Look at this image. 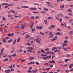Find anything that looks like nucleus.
I'll list each match as a JSON object with an SVG mask.
<instances>
[{"mask_svg":"<svg viewBox=\"0 0 73 73\" xmlns=\"http://www.w3.org/2000/svg\"><path fill=\"white\" fill-rule=\"evenodd\" d=\"M69 34L70 35H72L73 34V31H70Z\"/></svg>","mask_w":73,"mask_h":73,"instance_id":"obj_18","label":"nucleus"},{"mask_svg":"<svg viewBox=\"0 0 73 73\" xmlns=\"http://www.w3.org/2000/svg\"><path fill=\"white\" fill-rule=\"evenodd\" d=\"M55 34L56 35H59L60 34V33L58 32L55 33Z\"/></svg>","mask_w":73,"mask_h":73,"instance_id":"obj_30","label":"nucleus"},{"mask_svg":"<svg viewBox=\"0 0 73 73\" xmlns=\"http://www.w3.org/2000/svg\"><path fill=\"white\" fill-rule=\"evenodd\" d=\"M40 35H42V36H44V33H42V32H40Z\"/></svg>","mask_w":73,"mask_h":73,"instance_id":"obj_41","label":"nucleus"},{"mask_svg":"<svg viewBox=\"0 0 73 73\" xmlns=\"http://www.w3.org/2000/svg\"><path fill=\"white\" fill-rule=\"evenodd\" d=\"M16 54H13L12 55V56H13V57H16Z\"/></svg>","mask_w":73,"mask_h":73,"instance_id":"obj_48","label":"nucleus"},{"mask_svg":"<svg viewBox=\"0 0 73 73\" xmlns=\"http://www.w3.org/2000/svg\"><path fill=\"white\" fill-rule=\"evenodd\" d=\"M48 5V6H49V7H52H52H53V6L52 5Z\"/></svg>","mask_w":73,"mask_h":73,"instance_id":"obj_56","label":"nucleus"},{"mask_svg":"<svg viewBox=\"0 0 73 73\" xmlns=\"http://www.w3.org/2000/svg\"><path fill=\"white\" fill-rule=\"evenodd\" d=\"M68 41H67V40H64V43H68Z\"/></svg>","mask_w":73,"mask_h":73,"instance_id":"obj_39","label":"nucleus"},{"mask_svg":"<svg viewBox=\"0 0 73 73\" xmlns=\"http://www.w3.org/2000/svg\"><path fill=\"white\" fill-rule=\"evenodd\" d=\"M50 19H53V18H52V17H49L47 18L48 20H49Z\"/></svg>","mask_w":73,"mask_h":73,"instance_id":"obj_19","label":"nucleus"},{"mask_svg":"<svg viewBox=\"0 0 73 73\" xmlns=\"http://www.w3.org/2000/svg\"><path fill=\"white\" fill-rule=\"evenodd\" d=\"M8 5V4L7 3H3L2 4V5Z\"/></svg>","mask_w":73,"mask_h":73,"instance_id":"obj_23","label":"nucleus"},{"mask_svg":"<svg viewBox=\"0 0 73 73\" xmlns=\"http://www.w3.org/2000/svg\"><path fill=\"white\" fill-rule=\"evenodd\" d=\"M38 18H39V17H38V16H37L35 18V20H37V19H38Z\"/></svg>","mask_w":73,"mask_h":73,"instance_id":"obj_49","label":"nucleus"},{"mask_svg":"<svg viewBox=\"0 0 73 73\" xmlns=\"http://www.w3.org/2000/svg\"><path fill=\"white\" fill-rule=\"evenodd\" d=\"M12 40H13L12 39L9 40L8 41V42H9V43L10 42H11V41H12Z\"/></svg>","mask_w":73,"mask_h":73,"instance_id":"obj_34","label":"nucleus"},{"mask_svg":"<svg viewBox=\"0 0 73 73\" xmlns=\"http://www.w3.org/2000/svg\"><path fill=\"white\" fill-rule=\"evenodd\" d=\"M22 8H28L29 7L28 6H24L22 7Z\"/></svg>","mask_w":73,"mask_h":73,"instance_id":"obj_7","label":"nucleus"},{"mask_svg":"<svg viewBox=\"0 0 73 73\" xmlns=\"http://www.w3.org/2000/svg\"><path fill=\"white\" fill-rule=\"evenodd\" d=\"M57 48H58V47H54V48H52V51H53L54 50H55V49H57Z\"/></svg>","mask_w":73,"mask_h":73,"instance_id":"obj_12","label":"nucleus"},{"mask_svg":"<svg viewBox=\"0 0 73 73\" xmlns=\"http://www.w3.org/2000/svg\"><path fill=\"white\" fill-rule=\"evenodd\" d=\"M7 36H8L9 37H11V34L9 33L7 34Z\"/></svg>","mask_w":73,"mask_h":73,"instance_id":"obj_58","label":"nucleus"},{"mask_svg":"<svg viewBox=\"0 0 73 73\" xmlns=\"http://www.w3.org/2000/svg\"><path fill=\"white\" fill-rule=\"evenodd\" d=\"M55 27V25H51V27H49V29H53V28H54Z\"/></svg>","mask_w":73,"mask_h":73,"instance_id":"obj_2","label":"nucleus"},{"mask_svg":"<svg viewBox=\"0 0 73 73\" xmlns=\"http://www.w3.org/2000/svg\"><path fill=\"white\" fill-rule=\"evenodd\" d=\"M8 68H9V69H13V67L12 66H9Z\"/></svg>","mask_w":73,"mask_h":73,"instance_id":"obj_32","label":"nucleus"},{"mask_svg":"<svg viewBox=\"0 0 73 73\" xmlns=\"http://www.w3.org/2000/svg\"><path fill=\"white\" fill-rule=\"evenodd\" d=\"M10 12H12V13H15V11L13 10H10Z\"/></svg>","mask_w":73,"mask_h":73,"instance_id":"obj_31","label":"nucleus"},{"mask_svg":"<svg viewBox=\"0 0 73 73\" xmlns=\"http://www.w3.org/2000/svg\"><path fill=\"white\" fill-rule=\"evenodd\" d=\"M37 28L39 29H42V26H40L39 27H37Z\"/></svg>","mask_w":73,"mask_h":73,"instance_id":"obj_17","label":"nucleus"},{"mask_svg":"<svg viewBox=\"0 0 73 73\" xmlns=\"http://www.w3.org/2000/svg\"><path fill=\"white\" fill-rule=\"evenodd\" d=\"M44 65H46V66H50V64H49V63H46L44 64Z\"/></svg>","mask_w":73,"mask_h":73,"instance_id":"obj_13","label":"nucleus"},{"mask_svg":"<svg viewBox=\"0 0 73 73\" xmlns=\"http://www.w3.org/2000/svg\"><path fill=\"white\" fill-rule=\"evenodd\" d=\"M41 58H42V59H43V60H46V57H45L44 56H43V57H42Z\"/></svg>","mask_w":73,"mask_h":73,"instance_id":"obj_20","label":"nucleus"},{"mask_svg":"<svg viewBox=\"0 0 73 73\" xmlns=\"http://www.w3.org/2000/svg\"><path fill=\"white\" fill-rule=\"evenodd\" d=\"M21 39V38L19 37L18 38L17 40V42H20V40Z\"/></svg>","mask_w":73,"mask_h":73,"instance_id":"obj_15","label":"nucleus"},{"mask_svg":"<svg viewBox=\"0 0 73 73\" xmlns=\"http://www.w3.org/2000/svg\"><path fill=\"white\" fill-rule=\"evenodd\" d=\"M12 16V15H10V14H9L8 15V17H11Z\"/></svg>","mask_w":73,"mask_h":73,"instance_id":"obj_60","label":"nucleus"},{"mask_svg":"<svg viewBox=\"0 0 73 73\" xmlns=\"http://www.w3.org/2000/svg\"><path fill=\"white\" fill-rule=\"evenodd\" d=\"M33 25H31V26H30V29H32V28H33Z\"/></svg>","mask_w":73,"mask_h":73,"instance_id":"obj_51","label":"nucleus"},{"mask_svg":"<svg viewBox=\"0 0 73 73\" xmlns=\"http://www.w3.org/2000/svg\"><path fill=\"white\" fill-rule=\"evenodd\" d=\"M58 17H63V15L62 14H59L58 15Z\"/></svg>","mask_w":73,"mask_h":73,"instance_id":"obj_6","label":"nucleus"},{"mask_svg":"<svg viewBox=\"0 0 73 73\" xmlns=\"http://www.w3.org/2000/svg\"><path fill=\"white\" fill-rule=\"evenodd\" d=\"M72 19L68 20V23H72Z\"/></svg>","mask_w":73,"mask_h":73,"instance_id":"obj_29","label":"nucleus"},{"mask_svg":"<svg viewBox=\"0 0 73 73\" xmlns=\"http://www.w3.org/2000/svg\"><path fill=\"white\" fill-rule=\"evenodd\" d=\"M32 59H35V58L33 57H30L29 58V60H32Z\"/></svg>","mask_w":73,"mask_h":73,"instance_id":"obj_24","label":"nucleus"},{"mask_svg":"<svg viewBox=\"0 0 73 73\" xmlns=\"http://www.w3.org/2000/svg\"><path fill=\"white\" fill-rule=\"evenodd\" d=\"M57 36H55L54 37V39L55 40H57Z\"/></svg>","mask_w":73,"mask_h":73,"instance_id":"obj_38","label":"nucleus"},{"mask_svg":"<svg viewBox=\"0 0 73 73\" xmlns=\"http://www.w3.org/2000/svg\"><path fill=\"white\" fill-rule=\"evenodd\" d=\"M51 57H52V56L51 55L49 56H46V59H47V58H51Z\"/></svg>","mask_w":73,"mask_h":73,"instance_id":"obj_25","label":"nucleus"},{"mask_svg":"<svg viewBox=\"0 0 73 73\" xmlns=\"http://www.w3.org/2000/svg\"><path fill=\"white\" fill-rule=\"evenodd\" d=\"M3 42L4 43H5V42H7V40H5V39L4 38H3Z\"/></svg>","mask_w":73,"mask_h":73,"instance_id":"obj_10","label":"nucleus"},{"mask_svg":"<svg viewBox=\"0 0 73 73\" xmlns=\"http://www.w3.org/2000/svg\"><path fill=\"white\" fill-rule=\"evenodd\" d=\"M58 51H59V50L57 49L54 50V52H58Z\"/></svg>","mask_w":73,"mask_h":73,"instance_id":"obj_46","label":"nucleus"},{"mask_svg":"<svg viewBox=\"0 0 73 73\" xmlns=\"http://www.w3.org/2000/svg\"><path fill=\"white\" fill-rule=\"evenodd\" d=\"M37 72H38V70L37 69H35L32 71V73H36Z\"/></svg>","mask_w":73,"mask_h":73,"instance_id":"obj_4","label":"nucleus"},{"mask_svg":"<svg viewBox=\"0 0 73 73\" xmlns=\"http://www.w3.org/2000/svg\"><path fill=\"white\" fill-rule=\"evenodd\" d=\"M37 54H40V53L41 54V52L40 51H38L37 52Z\"/></svg>","mask_w":73,"mask_h":73,"instance_id":"obj_26","label":"nucleus"},{"mask_svg":"<svg viewBox=\"0 0 73 73\" xmlns=\"http://www.w3.org/2000/svg\"><path fill=\"white\" fill-rule=\"evenodd\" d=\"M33 13H38V12L37 11L33 12Z\"/></svg>","mask_w":73,"mask_h":73,"instance_id":"obj_54","label":"nucleus"},{"mask_svg":"<svg viewBox=\"0 0 73 73\" xmlns=\"http://www.w3.org/2000/svg\"><path fill=\"white\" fill-rule=\"evenodd\" d=\"M64 7H65V6L64 5H62L60 7V8H61V9H62L63 8H64Z\"/></svg>","mask_w":73,"mask_h":73,"instance_id":"obj_14","label":"nucleus"},{"mask_svg":"<svg viewBox=\"0 0 73 73\" xmlns=\"http://www.w3.org/2000/svg\"><path fill=\"white\" fill-rule=\"evenodd\" d=\"M49 62L50 64H51V63H53L54 64V63L56 62V61H54V60H52V61H49Z\"/></svg>","mask_w":73,"mask_h":73,"instance_id":"obj_5","label":"nucleus"},{"mask_svg":"<svg viewBox=\"0 0 73 73\" xmlns=\"http://www.w3.org/2000/svg\"><path fill=\"white\" fill-rule=\"evenodd\" d=\"M70 7H72V8H73V5H70Z\"/></svg>","mask_w":73,"mask_h":73,"instance_id":"obj_64","label":"nucleus"},{"mask_svg":"<svg viewBox=\"0 0 73 73\" xmlns=\"http://www.w3.org/2000/svg\"><path fill=\"white\" fill-rule=\"evenodd\" d=\"M27 45H28L29 46V45H32V44L30 43L29 42H28V43L27 44Z\"/></svg>","mask_w":73,"mask_h":73,"instance_id":"obj_37","label":"nucleus"},{"mask_svg":"<svg viewBox=\"0 0 73 73\" xmlns=\"http://www.w3.org/2000/svg\"><path fill=\"white\" fill-rule=\"evenodd\" d=\"M67 28H68L69 29H72L71 27H70L69 26H68Z\"/></svg>","mask_w":73,"mask_h":73,"instance_id":"obj_52","label":"nucleus"},{"mask_svg":"<svg viewBox=\"0 0 73 73\" xmlns=\"http://www.w3.org/2000/svg\"><path fill=\"white\" fill-rule=\"evenodd\" d=\"M29 49H31V50H35V48H33L32 47H29Z\"/></svg>","mask_w":73,"mask_h":73,"instance_id":"obj_11","label":"nucleus"},{"mask_svg":"<svg viewBox=\"0 0 73 73\" xmlns=\"http://www.w3.org/2000/svg\"><path fill=\"white\" fill-rule=\"evenodd\" d=\"M67 56L68 57H70L71 56H70V55L69 54H67Z\"/></svg>","mask_w":73,"mask_h":73,"instance_id":"obj_42","label":"nucleus"},{"mask_svg":"<svg viewBox=\"0 0 73 73\" xmlns=\"http://www.w3.org/2000/svg\"><path fill=\"white\" fill-rule=\"evenodd\" d=\"M36 41L37 42L38 44H40V41H41V40L39 38H37L36 39Z\"/></svg>","mask_w":73,"mask_h":73,"instance_id":"obj_1","label":"nucleus"},{"mask_svg":"<svg viewBox=\"0 0 73 73\" xmlns=\"http://www.w3.org/2000/svg\"><path fill=\"white\" fill-rule=\"evenodd\" d=\"M3 29H2V28H0V31L1 32H3Z\"/></svg>","mask_w":73,"mask_h":73,"instance_id":"obj_35","label":"nucleus"},{"mask_svg":"<svg viewBox=\"0 0 73 73\" xmlns=\"http://www.w3.org/2000/svg\"><path fill=\"white\" fill-rule=\"evenodd\" d=\"M62 49H64V50H65V51H66V50H67V49L65 48H62Z\"/></svg>","mask_w":73,"mask_h":73,"instance_id":"obj_45","label":"nucleus"},{"mask_svg":"<svg viewBox=\"0 0 73 73\" xmlns=\"http://www.w3.org/2000/svg\"><path fill=\"white\" fill-rule=\"evenodd\" d=\"M44 9L45 11H48V9L46 8H44Z\"/></svg>","mask_w":73,"mask_h":73,"instance_id":"obj_28","label":"nucleus"},{"mask_svg":"<svg viewBox=\"0 0 73 73\" xmlns=\"http://www.w3.org/2000/svg\"><path fill=\"white\" fill-rule=\"evenodd\" d=\"M41 51L42 52V53H44V51L43 50H41Z\"/></svg>","mask_w":73,"mask_h":73,"instance_id":"obj_47","label":"nucleus"},{"mask_svg":"<svg viewBox=\"0 0 73 73\" xmlns=\"http://www.w3.org/2000/svg\"><path fill=\"white\" fill-rule=\"evenodd\" d=\"M32 67H29V70H32Z\"/></svg>","mask_w":73,"mask_h":73,"instance_id":"obj_63","label":"nucleus"},{"mask_svg":"<svg viewBox=\"0 0 73 73\" xmlns=\"http://www.w3.org/2000/svg\"><path fill=\"white\" fill-rule=\"evenodd\" d=\"M25 61V59H23L21 60V62H24Z\"/></svg>","mask_w":73,"mask_h":73,"instance_id":"obj_61","label":"nucleus"},{"mask_svg":"<svg viewBox=\"0 0 73 73\" xmlns=\"http://www.w3.org/2000/svg\"><path fill=\"white\" fill-rule=\"evenodd\" d=\"M34 5H40L39 4H38L37 3H35L33 4Z\"/></svg>","mask_w":73,"mask_h":73,"instance_id":"obj_36","label":"nucleus"},{"mask_svg":"<svg viewBox=\"0 0 73 73\" xmlns=\"http://www.w3.org/2000/svg\"><path fill=\"white\" fill-rule=\"evenodd\" d=\"M67 12H72V9H69L67 11Z\"/></svg>","mask_w":73,"mask_h":73,"instance_id":"obj_21","label":"nucleus"},{"mask_svg":"<svg viewBox=\"0 0 73 73\" xmlns=\"http://www.w3.org/2000/svg\"><path fill=\"white\" fill-rule=\"evenodd\" d=\"M22 27H21V29H23V28L24 27H25V25H22Z\"/></svg>","mask_w":73,"mask_h":73,"instance_id":"obj_43","label":"nucleus"},{"mask_svg":"<svg viewBox=\"0 0 73 73\" xmlns=\"http://www.w3.org/2000/svg\"><path fill=\"white\" fill-rule=\"evenodd\" d=\"M30 36H29V35H26V36L25 37V39H27V38H29V37H30Z\"/></svg>","mask_w":73,"mask_h":73,"instance_id":"obj_8","label":"nucleus"},{"mask_svg":"<svg viewBox=\"0 0 73 73\" xmlns=\"http://www.w3.org/2000/svg\"><path fill=\"white\" fill-rule=\"evenodd\" d=\"M57 31H59L60 32H61V29H59V28H58V29H57Z\"/></svg>","mask_w":73,"mask_h":73,"instance_id":"obj_62","label":"nucleus"},{"mask_svg":"<svg viewBox=\"0 0 73 73\" xmlns=\"http://www.w3.org/2000/svg\"><path fill=\"white\" fill-rule=\"evenodd\" d=\"M15 50H13L11 52V53H13V52H14Z\"/></svg>","mask_w":73,"mask_h":73,"instance_id":"obj_59","label":"nucleus"},{"mask_svg":"<svg viewBox=\"0 0 73 73\" xmlns=\"http://www.w3.org/2000/svg\"><path fill=\"white\" fill-rule=\"evenodd\" d=\"M17 52H19V53H20L21 52H23V50L22 49L21 50H20L19 51L17 50Z\"/></svg>","mask_w":73,"mask_h":73,"instance_id":"obj_27","label":"nucleus"},{"mask_svg":"<svg viewBox=\"0 0 73 73\" xmlns=\"http://www.w3.org/2000/svg\"><path fill=\"white\" fill-rule=\"evenodd\" d=\"M41 56H47V55H44V54H42L41 55Z\"/></svg>","mask_w":73,"mask_h":73,"instance_id":"obj_40","label":"nucleus"},{"mask_svg":"<svg viewBox=\"0 0 73 73\" xmlns=\"http://www.w3.org/2000/svg\"><path fill=\"white\" fill-rule=\"evenodd\" d=\"M9 71H10V70H9V69L7 70H5V72L6 73H9Z\"/></svg>","mask_w":73,"mask_h":73,"instance_id":"obj_22","label":"nucleus"},{"mask_svg":"<svg viewBox=\"0 0 73 73\" xmlns=\"http://www.w3.org/2000/svg\"><path fill=\"white\" fill-rule=\"evenodd\" d=\"M4 50V48H2V49L1 50V52L0 54V55H1L2 54H3V53Z\"/></svg>","mask_w":73,"mask_h":73,"instance_id":"obj_3","label":"nucleus"},{"mask_svg":"<svg viewBox=\"0 0 73 73\" xmlns=\"http://www.w3.org/2000/svg\"><path fill=\"white\" fill-rule=\"evenodd\" d=\"M68 15H70V16H72V15L73 14H72V13H68Z\"/></svg>","mask_w":73,"mask_h":73,"instance_id":"obj_53","label":"nucleus"},{"mask_svg":"<svg viewBox=\"0 0 73 73\" xmlns=\"http://www.w3.org/2000/svg\"><path fill=\"white\" fill-rule=\"evenodd\" d=\"M31 31L32 32H34V31H35V29H32L31 30Z\"/></svg>","mask_w":73,"mask_h":73,"instance_id":"obj_57","label":"nucleus"},{"mask_svg":"<svg viewBox=\"0 0 73 73\" xmlns=\"http://www.w3.org/2000/svg\"><path fill=\"white\" fill-rule=\"evenodd\" d=\"M17 39H15L13 42V45H15L16 44V40Z\"/></svg>","mask_w":73,"mask_h":73,"instance_id":"obj_16","label":"nucleus"},{"mask_svg":"<svg viewBox=\"0 0 73 73\" xmlns=\"http://www.w3.org/2000/svg\"><path fill=\"white\" fill-rule=\"evenodd\" d=\"M50 36L49 37V38H52L53 37V34H52L51 35H50Z\"/></svg>","mask_w":73,"mask_h":73,"instance_id":"obj_9","label":"nucleus"},{"mask_svg":"<svg viewBox=\"0 0 73 73\" xmlns=\"http://www.w3.org/2000/svg\"><path fill=\"white\" fill-rule=\"evenodd\" d=\"M29 9L30 10H34V8L31 7L29 8Z\"/></svg>","mask_w":73,"mask_h":73,"instance_id":"obj_55","label":"nucleus"},{"mask_svg":"<svg viewBox=\"0 0 73 73\" xmlns=\"http://www.w3.org/2000/svg\"><path fill=\"white\" fill-rule=\"evenodd\" d=\"M40 13H43V14H44V13H46V12H45V11H41L40 12Z\"/></svg>","mask_w":73,"mask_h":73,"instance_id":"obj_50","label":"nucleus"},{"mask_svg":"<svg viewBox=\"0 0 73 73\" xmlns=\"http://www.w3.org/2000/svg\"><path fill=\"white\" fill-rule=\"evenodd\" d=\"M8 61V59L6 58L5 59L4 61L5 62V61Z\"/></svg>","mask_w":73,"mask_h":73,"instance_id":"obj_44","label":"nucleus"},{"mask_svg":"<svg viewBox=\"0 0 73 73\" xmlns=\"http://www.w3.org/2000/svg\"><path fill=\"white\" fill-rule=\"evenodd\" d=\"M69 60V59H65V62H67V61H68Z\"/></svg>","mask_w":73,"mask_h":73,"instance_id":"obj_33","label":"nucleus"}]
</instances>
